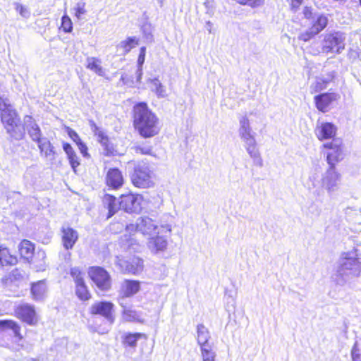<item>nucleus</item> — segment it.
<instances>
[{
  "mask_svg": "<svg viewBox=\"0 0 361 361\" xmlns=\"http://www.w3.org/2000/svg\"><path fill=\"white\" fill-rule=\"evenodd\" d=\"M16 9L22 16H25V14L27 13V10L24 7V6H23L21 4H17L16 5Z\"/></svg>",
  "mask_w": 361,
  "mask_h": 361,
  "instance_id": "8fccbe9b",
  "label": "nucleus"
},
{
  "mask_svg": "<svg viewBox=\"0 0 361 361\" xmlns=\"http://www.w3.org/2000/svg\"><path fill=\"white\" fill-rule=\"evenodd\" d=\"M133 126L135 131L143 138L157 136L161 131L158 116L145 102L135 103L131 112Z\"/></svg>",
  "mask_w": 361,
  "mask_h": 361,
  "instance_id": "f257e3e1",
  "label": "nucleus"
},
{
  "mask_svg": "<svg viewBox=\"0 0 361 361\" xmlns=\"http://www.w3.org/2000/svg\"><path fill=\"white\" fill-rule=\"evenodd\" d=\"M135 152L138 154L141 155H149V156H154L152 153V149L151 148H146L142 147H136L135 148Z\"/></svg>",
  "mask_w": 361,
  "mask_h": 361,
  "instance_id": "37998d69",
  "label": "nucleus"
},
{
  "mask_svg": "<svg viewBox=\"0 0 361 361\" xmlns=\"http://www.w3.org/2000/svg\"><path fill=\"white\" fill-rule=\"evenodd\" d=\"M70 275L73 278L75 284L85 282L84 279V273L78 267L71 268L70 269Z\"/></svg>",
  "mask_w": 361,
  "mask_h": 361,
  "instance_id": "f704fd0d",
  "label": "nucleus"
},
{
  "mask_svg": "<svg viewBox=\"0 0 361 361\" xmlns=\"http://www.w3.org/2000/svg\"><path fill=\"white\" fill-rule=\"evenodd\" d=\"M86 68L89 70L94 71L96 74L100 76L104 75V71L101 66L100 59L91 57L87 59Z\"/></svg>",
  "mask_w": 361,
  "mask_h": 361,
  "instance_id": "c85d7f7f",
  "label": "nucleus"
},
{
  "mask_svg": "<svg viewBox=\"0 0 361 361\" xmlns=\"http://www.w3.org/2000/svg\"><path fill=\"white\" fill-rule=\"evenodd\" d=\"M63 150L67 154L68 158H75V152L73 148V147L67 142L63 144Z\"/></svg>",
  "mask_w": 361,
  "mask_h": 361,
  "instance_id": "79ce46f5",
  "label": "nucleus"
},
{
  "mask_svg": "<svg viewBox=\"0 0 361 361\" xmlns=\"http://www.w3.org/2000/svg\"><path fill=\"white\" fill-rule=\"evenodd\" d=\"M30 121V126L27 129L28 134L32 139V140L39 142L41 140V130L38 125L35 123L33 118L30 116H26Z\"/></svg>",
  "mask_w": 361,
  "mask_h": 361,
  "instance_id": "c756f323",
  "label": "nucleus"
},
{
  "mask_svg": "<svg viewBox=\"0 0 361 361\" xmlns=\"http://www.w3.org/2000/svg\"><path fill=\"white\" fill-rule=\"evenodd\" d=\"M324 42L323 51L328 53L339 48L343 42V39L338 33H331L325 36Z\"/></svg>",
  "mask_w": 361,
  "mask_h": 361,
  "instance_id": "5701e85b",
  "label": "nucleus"
},
{
  "mask_svg": "<svg viewBox=\"0 0 361 361\" xmlns=\"http://www.w3.org/2000/svg\"><path fill=\"white\" fill-rule=\"evenodd\" d=\"M142 197L131 192L122 194L118 198L119 208L128 213L136 212L140 207Z\"/></svg>",
  "mask_w": 361,
  "mask_h": 361,
  "instance_id": "9d476101",
  "label": "nucleus"
},
{
  "mask_svg": "<svg viewBox=\"0 0 361 361\" xmlns=\"http://www.w3.org/2000/svg\"><path fill=\"white\" fill-rule=\"evenodd\" d=\"M85 6L86 4L84 1H80L76 4L75 8V16L77 18H80L81 16L87 12Z\"/></svg>",
  "mask_w": 361,
  "mask_h": 361,
  "instance_id": "58836bf2",
  "label": "nucleus"
},
{
  "mask_svg": "<svg viewBox=\"0 0 361 361\" xmlns=\"http://www.w3.org/2000/svg\"><path fill=\"white\" fill-rule=\"evenodd\" d=\"M35 252V245L27 239H23L20 240L18 245V253L21 259L25 262L31 264L36 263L34 260Z\"/></svg>",
  "mask_w": 361,
  "mask_h": 361,
  "instance_id": "4468645a",
  "label": "nucleus"
},
{
  "mask_svg": "<svg viewBox=\"0 0 361 361\" xmlns=\"http://www.w3.org/2000/svg\"><path fill=\"white\" fill-rule=\"evenodd\" d=\"M351 357L353 361H361V354L356 345H354L351 350Z\"/></svg>",
  "mask_w": 361,
  "mask_h": 361,
  "instance_id": "de8ad7c7",
  "label": "nucleus"
},
{
  "mask_svg": "<svg viewBox=\"0 0 361 361\" xmlns=\"http://www.w3.org/2000/svg\"><path fill=\"white\" fill-rule=\"evenodd\" d=\"M329 80L324 78H317L315 82L311 85V93L321 92L326 90L329 84Z\"/></svg>",
  "mask_w": 361,
  "mask_h": 361,
  "instance_id": "72a5a7b5",
  "label": "nucleus"
},
{
  "mask_svg": "<svg viewBox=\"0 0 361 361\" xmlns=\"http://www.w3.org/2000/svg\"><path fill=\"white\" fill-rule=\"evenodd\" d=\"M91 128L94 136L97 137L98 142L103 147L104 155L106 157H114L118 155L114 145L110 141L109 137L94 123L91 124Z\"/></svg>",
  "mask_w": 361,
  "mask_h": 361,
  "instance_id": "ddd939ff",
  "label": "nucleus"
},
{
  "mask_svg": "<svg viewBox=\"0 0 361 361\" xmlns=\"http://www.w3.org/2000/svg\"><path fill=\"white\" fill-rule=\"evenodd\" d=\"M0 118L6 132L11 137L20 140L25 137V128L20 123V117L16 109L7 103L6 99L0 97Z\"/></svg>",
  "mask_w": 361,
  "mask_h": 361,
  "instance_id": "f03ea898",
  "label": "nucleus"
},
{
  "mask_svg": "<svg viewBox=\"0 0 361 361\" xmlns=\"http://www.w3.org/2000/svg\"><path fill=\"white\" fill-rule=\"evenodd\" d=\"M145 55H146V48L145 47H142L140 49V53L137 58V64L140 66H142L145 62Z\"/></svg>",
  "mask_w": 361,
  "mask_h": 361,
  "instance_id": "49530a36",
  "label": "nucleus"
},
{
  "mask_svg": "<svg viewBox=\"0 0 361 361\" xmlns=\"http://www.w3.org/2000/svg\"><path fill=\"white\" fill-rule=\"evenodd\" d=\"M235 2L240 5L247 6L251 8H257L264 4V0H236Z\"/></svg>",
  "mask_w": 361,
  "mask_h": 361,
  "instance_id": "4c0bfd02",
  "label": "nucleus"
},
{
  "mask_svg": "<svg viewBox=\"0 0 361 361\" xmlns=\"http://www.w3.org/2000/svg\"><path fill=\"white\" fill-rule=\"evenodd\" d=\"M149 336L145 333L142 332H126L121 336V343L126 348L135 349L137 345V342L142 343L148 341Z\"/></svg>",
  "mask_w": 361,
  "mask_h": 361,
  "instance_id": "f3484780",
  "label": "nucleus"
},
{
  "mask_svg": "<svg viewBox=\"0 0 361 361\" xmlns=\"http://www.w3.org/2000/svg\"><path fill=\"white\" fill-rule=\"evenodd\" d=\"M340 99V95L336 92L319 93L314 97V102L317 109L322 113H326L332 104Z\"/></svg>",
  "mask_w": 361,
  "mask_h": 361,
  "instance_id": "9b49d317",
  "label": "nucleus"
},
{
  "mask_svg": "<svg viewBox=\"0 0 361 361\" xmlns=\"http://www.w3.org/2000/svg\"><path fill=\"white\" fill-rule=\"evenodd\" d=\"M130 180L137 188H149L154 185L155 176L148 165L138 164L134 167Z\"/></svg>",
  "mask_w": 361,
  "mask_h": 361,
  "instance_id": "20e7f679",
  "label": "nucleus"
},
{
  "mask_svg": "<svg viewBox=\"0 0 361 361\" xmlns=\"http://www.w3.org/2000/svg\"><path fill=\"white\" fill-rule=\"evenodd\" d=\"M359 1H360V4L361 5V0H359Z\"/></svg>",
  "mask_w": 361,
  "mask_h": 361,
  "instance_id": "4d7b16f0",
  "label": "nucleus"
},
{
  "mask_svg": "<svg viewBox=\"0 0 361 361\" xmlns=\"http://www.w3.org/2000/svg\"><path fill=\"white\" fill-rule=\"evenodd\" d=\"M13 315L30 326H36L39 322V316L35 306L29 303H21L16 306Z\"/></svg>",
  "mask_w": 361,
  "mask_h": 361,
  "instance_id": "0eeeda50",
  "label": "nucleus"
},
{
  "mask_svg": "<svg viewBox=\"0 0 361 361\" xmlns=\"http://www.w3.org/2000/svg\"><path fill=\"white\" fill-rule=\"evenodd\" d=\"M39 147L40 148L42 153L44 151V148H46L45 152L44 154V156L53 155L52 150L50 148L49 143H44V144H42V145L40 144V145H39ZM42 156H43V154H42Z\"/></svg>",
  "mask_w": 361,
  "mask_h": 361,
  "instance_id": "09e8293b",
  "label": "nucleus"
},
{
  "mask_svg": "<svg viewBox=\"0 0 361 361\" xmlns=\"http://www.w3.org/2000/svg\"><path fill=\"white\" fill-rule=\"evenodd\" d=\"M139 44V39L135 37H127L125 40L121 42L119 47L124 54H128L132 49Z\"/></svg>",
  "mask_w": 361,
  "mask_h": 361,
  "instance_id": "2f4dec72",
  "label": "nucleus"
},
{
  "mask_svg": "<svg viewBox=\"0 0 361 361\" xmlns=\"http://www.w3.org/2000/svg\"><path fill=\"white\" fill-rule=\"evenodd\" d=\"M28 361H39V360L37 358H31Z\"/></svg>",
  "mask_w": 361,
  "mask_h": 361,
  "instance_id": "6e6d98bb",
  "label": "nucleus"
},
{
  "mask_svg": "<svg viewBox=\"0 0 361 361\" xmlns=\"http://www.w3.org/2000/svg\"><path fill=\"white\" fill-rule=\"evenodd\" d=\"M159 226L155 224L154 221L148 217L141 218L136 224L135 229L137 232L151 237L159 230Z\"/></svg>",
  "mask_w": 361,
  "mask_h": 361,
  "instance_id": "6ab92c4d",
  "label": "nucleus"
},
{
  "mask_svg": "<svg viewBox=\"0 0 361 361\" xmlns=\"http://www.w3.org/2000/svg\"><path fill=\"white\" fill-rule=\"evenodd\" d=\"M102 204L105 209L108 210L106 218L113 216L119 208L118 201L115 196L111 194H104L102 197Z\"/></svg>",
  "mask_w": 361,
  "mask_h": 361,
  "instance_id": "b1692460",
  "label": "nucleus"
},
{
  "mask_svg": "<svg viewBox=\"0 0 361 361\" xmlns=\"http://www.w3.org/2000/svg\"><path fill=\"white\" fill-rule=\"evenodd\" d=\"M70 163L73 169V170L75 171L76 167L80 164L78 159H70Z\"/></svg>",
  "mask_w": 361,
  "mask_h": 361,
  "instance_id": "603ef678",
  "label": "nucleus"
},
{
  "mask_svg": "<svg viewBox=\"0 0 361 361\" xmlns=\"http://www.w3.org/2000/svg\"><path fill=\"white\" fill-rule=\"evenodd\" d=\"M171 231L169 225H161L157 232L149 238V246L155 251H163L166 248V237Z\"/></svg>",
  "mask_w": 361,
  "mask_h": 361,
  "instance_id": "f8f14e48",
  "label": "nucleus"
},
{
  "mask_svg": "<svg viewBox=\"0 0 361 361\" xmlns=\"http://www.w3.org/2000/svg\"><path fill=\"white\" fill-rule=\"evenodd\" d=\"M18 257L13 254L11 250L3 245H0V267H11L18 264Z\"/></svg>",
  "mask_w": 361,
  "mask_h": 361,
  "instance_id": "4be33fe9",
  "label": "nucleus"
},
{
  "mask_svg": "<svg viewBox=\"0 0 361 361\" xmlns=\"http://www.w3.org/2000/svg\"><path fill=\"white\" fill-rule=\"evenodd\" d=\"M240 126H241V129H242V135L243 136H245V135H250V123H249V120L247 119V118H243L240 121Z\"/></svg>",
  "mask_w": 361,
  "mask_h": 361,
  "instance_id": "ea45409f",
  "label": "nucleus"
},
{
  "mask_svg": "<svg viewBox=\"0 0 361 361\" xmlns=\"http://www.w3.org/2000/svg\"><path fill=\"white\" fill-rule=\"evenodd\" d=\"M10 331L13 332L18 341H22L24 338L21 333V326L16 321L2 319L0 320V346L6 348L10 346L13 339Z\"/></svg>",
  "mask_w": 361,
  "mask_h": 361,
  "instance_id": "39448f33",
  "label": "nucleus"
},
{
  "mask_svg": "<svg viewBox=\"0 0 361 361\" xmlns=\"http://www.w3.org/2000/svg\"><path fill=\"white\" fill-rule=\"evenodd\" d=\"M202 361H216V354L212 345L200 348Z\"/></svg>",
  "mask_w": 361,
  "mask_h": 361,
  "instance_id": "473e14b6",
  "label": "nucleus"
},
{
  "mask_svg": "<svg viewBox=\"0 0 361 361\" xmlns=\"http://www.w3.org/2000/svg\"><path fill=\"white\" fill-rule=\"evenodd\" d=\"M144 269L142 259L133 257L126 262L125 272L128 274L137 275L142 271Z\"/></svg>",
  "mask_w": 361,
  "mask_h": 361,
  "instance_id": "393cba45",
  "label": "nucleus"
},
{
  "mask_svg": "<svg viewBox=\"0 0 361 361\" xmlns=\"http://www.w3.org/2000/svg\"><path fill=\"white\" fill-rule=\"evenodd\" d=\"M121 316L125 322L137 323L144 322L143 319L141 318L140 315L136 310L127 308L126 307H123L121 312Z\"/></svg>",
  "mask_w": 361,
  "mask_h": 361,
  "instance_id": "bb28decb",
  "label": "nucleus"
},
{
  "mask_svg": "<svg viewBox=\"0 0 361 361\" xmlns=\"http://www.w3.org/2000/svg\"><path fill=\"white\" fill-rule=\"evenodd\" d=\"M322 152L326 158H338L343 154L344 146L341 139H333L322 146Z\"/></svg>",
  "mask_w": 361,
  "mask_h": 361,
  "instance_id": "dca6fc26",
  "label": "nucleus"
},
{
  "mask_svg": "<svg viewBox=\"0 0 361 361\" xmlns=\"http://www.w3.org/2000/svg\"><path fill=\"white\" fill-rule=\"evenodd\" d=\"M337 272L341 277L348 276L357 277L361 273V262L356 257H350L346 254L338 267Z\"/></svg>",
  "mask_w": 361,
  "mask_h": 361,
  "instance_id": "6e6552de",
  "label": "nucleus"
},
{
  "mask_svg": "<svg viewBox=\"0 0 361 361\" xmlns=\"http://www.w3.org/2000/svg\"><path fill=\"white\" fill-rule=\"evenodd\" d=\"M304 0H289V6L290 10L296 11L303 4Z\"/></svg>",
  "mask_w": 361,
  "mask_h": 361,
  "instance_id": "a18cd8bd",
  "label": "nucleus"
},
{
  "mask_svg": "<svg viewBox=\"0 0 361 361\" xmlns=\"http://www.w3.org/2000/svg\"><path fill=\"white\" fill-rule=\"evenodd\" d=\"M65 130L68 136L76 143L81 140L78 133L70 127H66Z\"/></svg>",
  "mask_w": 361,
  "mask_h": 361,
  "instance_id": "a19ab883",
  "label": "nucleus"
},
{
  "mask_svg": "<svg viewBox=\"0 0 361 361\" xmlns=\"http://www.w3.org/2000/svg\"><path fill=\"white\" fill-rule=\"evenodd\" d=\"M197 339L200 347L202 348L204 345H209L208 341L209 338V333L208 329L202 324H198L197 326Z\"/></svg>",
  "mask_w": 361,
  "mask_h": 361,
  "instance_id": "cd10ccee",
  "label": "nucleus"
},
{
  "mask_svg": "<svg viewBox=\"0 0 361 361\" xmlns=\"http://www.w3.org/2000/svg\"><path fill=\"white\" fill-rule=\"evenodd\" d=\"M140 289V282L136 280L125 279L120 288L119 295L121 298H130Z\"/></svg>",
  "mask_w": 361,
  "mask_h": 361,
  "instance_id": "aec40b11",
  "label": "nucleus"
},
{
  "mask_svg": "<svg viewBox=\"0 0 361 361\" xmlns=\"http://www.w3.org/2000/svg\"><path fill=\"white\" fill-rule=\"evenodd\" d=\"M87 274L90 280L97 288L102 291H107L111 288V277L110 274L99 266H92L88 268Z\"/></svg>",
  "mask_w": 361,
  "mask_h": 361,
  "instance_id": "423d86ee",
  "label": "nucleus"
},
{
  "mask_svg": "<svg viewBox=\"0 0 361 361\" xmlns=\"http://www.w3.org/2000/svg\"><path fill=\"white\" fill-rule=\"evenodd\" d=\"M248 151L250 157L255 158L257 156V150L255 145H252L248 147Z\"/></svg>",
  "mask_w": 361,
  "mask_h": 361,
  "instance_id": "3c124183",
  "label": "nucleus"
},
{
  "mask_svg": "<svg viewBox=\"0 0 361 361\" xmlns=\"http://www.w3.org/2000/svg\"><path fill=\"white\" fill-rule=\"evenodd\" d=\"M31 296L35 300L42 299L47 293V288L44 280L31 283Z\"/></svg>",
  "mask_w": 361,
  "mask_h": 361,
  "instance_id": "a878e982",
  "label": "nucleus"
},
{
  "mask_svg": "<svg viewBox=\"0 0 361 361\" xmlns=\"http://www.w3.org/2000/svg\"><path fill=\"white\" fill-rule=\"evenodd\" d=\"M337 126L331 122H322L317 125L314 133L319 141L333 140L337 134Z\"/></svg>",
  "mask_w": 361,
  "mask_h": 361,
  "instance_id": "2eb2a0df",
  "label": "nucleus"
},
{
  "mask_svg": "<svg viewBox=\"0 0 361 361\" xmlns=\"http://www.w3.org/2000/svg\"><path fill=\"white\" fill-rule=\"evenodd\" d=\"M333 185H333V184H331V183H330V181H329V183H328V184H327L328 190H330Z\"/></svg>",
  "mask_w": 361,
  "mask_h": 361,
  "instance_id": "5fc2aeb1",
  "label": "nucleus"
},
{
  "mask_svg": "<svg viewBox=\"0 0 361 361\" xmlns=\"http://www.w3.org/2000/svg\"><path fill=\"white\" fill-rule=\"evenodd\" d=\"M89 313L92 316H101L111 323L115 320L114 304L110 301L94 302L89 308Z\"/></svg>",
  "mask_w": 361,
  "mask_h": 361,
  "instance_id": "1a4fd4ad",
  "label": "nucleus"
},
{
  "mask_svg": "<svg viewBox=\"0 0 361 361\" xmlns=\"http://www.w3.org/2000/svg\"><path fill=\"white\" fill-rule=\"evenodd\" d=\"M151 83L154 85V91L159 97H164L166 95L164 86L157 78L152 79Z\"/></svg>",
  "mask_w": 361,
  "mask_h": 361,
  "instance_id": "e433bc0d",
  "label": "nucleus"
},
{
  "mask_svg": "<svg viewBox=\"0 0 361 361\" xmlns=\"http://www.w3.org/2000/svg\"><path fill=\"white\" fill-rule=\"evenodd\" d=\"M61 232L63 247L67 250L72 249L78 240V232L73 228L64 226L61 228Z\"/></svg>",
  "mask_w": 361,
  "mask_h": 361,
  "instance_id": "412c9836",
  "label": "nucleus"
},
{
  "mask_svg": "<svg viewBox=\"0 0 361 361\" xmlns=\"http://www.w3.org/2000/svg\"><path fill=\"white\" fill-rule=\"evenodd\" d=\"M75 294L82 301H87L91 298V293L85 282L75 284Z\"/></svg>",
  "mask_w": 361,
  "mask_h": 361,
  "instance_id": "7c9ffc66",
  "label": "nucleus"
},
{
  "mask_svg": "<svg viewBox=\"0 0 361 361\" xmlns=\"http://www.w3.org/2000/svg\"><path fill=\"white\" fill-rule=\"evenodd\" d=\"M105 183L113 190L121 188L124 183V178L121 171L116 168L110 169L106 173Z\"/></svg>",
  "mask_w": 361,
  "mask_h": 361,
  "instance_id": "a211bd4d",
  "label": "nucleus"
},
{
  "mask_svg": "<svg viewBox=\"0 0 361 361\" xmlns=\"http://www.w3.org/2000/svg\"><path fill=\"white\" fill-rule=\"evenodd\" d=\"M41 255H42V259H41V262L39 263V265L43 266L46 263V254L44 251H42Z\"/></svg>",
  "mask_w": 361,
  "mask_h": 361,
  "instance_id": "864d4df0",
  "label": "nucleus"
},
{
  "mask_svg": "<svg viewBox=\"0 0 361 361\" xmlns=\"http://www.w3.org/2000/svg\"><path fill=\"white\" fill-rule=\"evenodd\" d=\"M76 145H77L81 154L84 157L89 156L88 148H87V145L82 141V140L80 141H79L78 143H76Z\"/></svg>",
  "mask_w": 361,
  "mask_h": 361,
  "instance_id": "c03bdc74",
  "label": "nucleus"
},
{
  "mask_svg": "<svg viewBox=\"0 0 361 361\" xmlns=\"http://www.w3.org/2000/svg\"><path fill=\"white\" fill-rule=\"evenodd\" d=\"M304 18L310 22L307 30L298 37L299 41L309 42L322 32L328 25L329 20L325 14H316L311 6H305L302 10Z\"/></svg>",
  "mask_w": 361,
  "mask_h": 361,
  "instance_id": "7ed1b4c3",
  "label": "nucleus"
},
{
  "mask_svg": "<svg viewBox=\"0 0 361 361\" xmlns=\"http://www.w3.org/2000/svg\"><path fill=\"white\" fill-rule=\"evenodd\" d=\"M64 32H71L73 30V23L71 19L67 15H64L61 18V23L60 26Z\"/></svg>",
  "mask_w": 361,
  "mask_h": 361,
  "instance_id": "c9c22d12",
  "label": "nucleus"
}]
</instances>
